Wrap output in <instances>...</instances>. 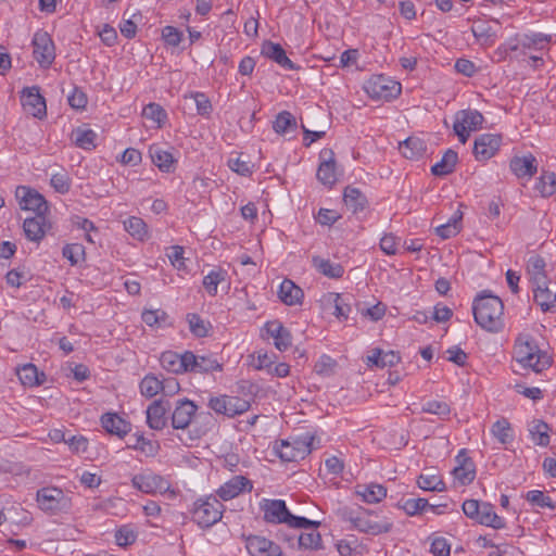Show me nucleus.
<instances>
[{
    "mask_svg": "<svg viewBox=\"0 0 556 556\" xmlns=\"http://www.w3.org/2000/svg\"><path fill=\"white\" fill-rule=\"evenodd\" d=\"M475 321L484 330L497 332L504 327V304L502 300L485 291L477 295L472 303Z\"/></svg>",
    "mask_w": 556,
    "mask_h": 556,
    "instance_id": "nucleus-1",
    "label": "nucleus"
},
{
    "mask_svg": "<svg viewBox=\"0 0 556 556\" xmlns=\"http://www.w3.org/2000/svg\"><path fill=\"white\" fill-rule=\"evenodd\" d=\"M514 358L523 368H530L534 372H542L551 364V357L541 351L536 342L529 336H520L515 343Z\"/></svg>",
    "mask_w": 556,
    "mask_h": 556,
    "instance_id": "nucleus-2",
    "label": "nucleus"
},
{
    "mask_svg": "<svg viewBox=\"0 0 556 556\" xmlns=\"http://www.w3.org/2000/svg\"><path fill=\"white\" fill-rule=\"evenodd\" d=\"M343 520L349 521L359 532L370 535L388 533L392 530L393 523L388 518L372 520V511L359 507L357 510L344 508L341 510Z\"/></svg>",
    "mask_w": 556,
    "mask_h": 556,
    "instance_id": "nucleus-3",
    "label": "nucleus"
},
{
    "mask_svg": "<svg viewBox=\"0 0 556 556\" xmlns=\"http://www.w3.org/2000/svg\"><path fill=\"white\" fill-rule=\"evenodd\" d=\"M315 437L304 433L291 440H281L274 445L275 454L282 462H298L304 459L313 450Z\"/></svg>",
    "mask_w": 556,
    "mask_h": 556,
    "instance_id": "nucleus-4",
    "label": "nucleus"
},
{
    "mask_svg": "<svg viewBox=\"0 0 556 556\" xmlns=\"http://www.w3.org/2000/svg\"><path fill=\"white\" fill-rule=\"evenodd\" d=\"M224 510L223 503L215 495H208L194 502L192 519L200 527L208 528L222 519Z\"/></svg>",
    "mask_w": 556,
    "mask_h": 556,
    "instance_id": "nucleus-5",
    "label": "nucleus"
},
{
    "mask_svg": "<svg viewBox=\"0 0 556 556\" xmlns=\"http://www.w3.org/2000/svg\"><path fill=\"white\" fill-rule=\"evenodd\" d=\"M462 508L468 518L476 520L480 525L494 529L505 527L504 519L495 513L494 506L490 503L479 502L478 500H466Z\"/></svg>",
    "mask_w": 556,
    "mask_h": 556,
    "instance_id": "nucleus-6",
    "label": "nucleus"
},
{
    "mask_svg": "<svg viewBox=\"0 0 556 556\" xmlns=\"http://www.w3.org/2000/svg\"><path fill=\"white\" fill-rule=\"evenodd\" d=\"M365 90L371 99L388 101L401 93V84L386 75H374L366 81Z\"/></svg>",
    "mask_w": 556,
    "mask_h": 556,
    "instance_id": "nucleus-7",
    "label": "nucleus"
},
{
    "mask_svg": "<svg viewBox=\"0 0 556 556\" xmlns=\"http://www.w3.org/2000/svg\"><path fill=\"white\" fill-rule=\"evenodd\" d=\"M207 406L218 415L233 418L248 412L250 408V403L249 401L239 396L220 394L217 396H211L207 402Z\"/></svg>",
    "mask_w": 556,
    "mask_h": 556,
    "instance_id": "nucleus-8",
    "label": "nucleus"
},
{
    "mask_svg": "<svg viewBox=\"0 0 556 556\" xmlns=\"http://www.w3.org/2000/svg\"><path fill=\"white\" fill-rule=\"evenodd\" d=\"M33 56L41 68H49L55 60V46L51 36L42 29L37 30L31 40Z\"/></svg>",
    "mask_w": 556,
    "mask_h": 556,
    "instance_id": "nucleus-9",
    "label": "nucleus"
},
{
    "mask_svg": "<svg viewBox=\"0 0 556 556\" xmlns=\"http://www.w3.org/2000/svg\"><path fill=\"white\" fill-rule=\"evenodd\" d=\"M38 506L47 513H55L67 509L71 501L63 490L55 486H45L37 491L36 496Z\"/></svg>",
    "mask_w": 556,
    "mask_h": 556,
    "instance_id": "nucleus-10",
    "label": "nucleus"
},
{
    "mask_svg": "<svg viewBox=\"0 0 556 556\" xmlns=\"http://www.w3.org/2000/svg\"><path fill=\"white\" fill-rule=\"evenodd\" d=\"M484 122L483 115L476 110H463L455 115L454 131L462 143H466L470 134L478 130Z\"/></svg>",
    "mask_w": 556,
    "mask_h": 556,
    "instance_id": "nucleus-11",
    "label": "nucleus"
},
{
    "mask_svg": "<svg viewBox=\"0 0 556 556\" xmlns=\"http://www.w3.org/2000/svg\"><path fill=\"white\" fill-rule=\"evenodd\" d=\"M21 103L26 114L42 119L47 115V104L37 86L22 90Z\"/></svg>",
    "mask_w": 556,
    "mask_h": 556,
    "instance_id": "nucleus-12",
    "label": "nucleus"
},
{
    "mask_svg": "<svg viewBox=\"0 0 556 556\" xmlns=\"http://www.w3.org/2000/svg\"><path fill=\"white\" fill-rule=\"evenodd\" d=\"M15 197L23 211H33L37 215L45 214L48 211L46 199L33 188L20 186L16 188Z\"/></svg>",
    "mask_w": 556,
    "mask_h": 556,
    "instance_id": "nucleus-13",
    "label": "nucleus"
},
{
    "mask_svg": "<svg viewBox=\"0 0 556 556\" xmlns=\"http://www.w3.org/2000/svg\"><path fill=\"white\" fill-rule=\"evenodd\" d=\"M131 484L135 489L146 494L165 493L170 486L165 478L153 472L135 475L131 479Z\"/></svg>",
    "mask_w": 556,
    "mask_h": 556,
    "instance_id": "nucleus-14",
    "label": "nucleus"
},
{
    "mask_svg": "<svg viewBox=\"0 0 556 556\" xmlns=\"http://www.w3.org/2000/svg\"><path fill=\"white\" fill-rule=\"evenodd\" d=\"M260 508L264 514V520L269 523H288L291 513L283 500L263 498Z\"/></svg>",
    "mask_w": 556,
    "mask_h": 556,
    "instance_id": "nucleus-15",
    "label": "nucleus"
},
{
    "mask_svg": "<svg viewBox=\"0 0 556 556\" xmlns=\"http://www.w3.org/2000/svg\"><path fill=\"white\" fill-rule=\"evenodd\" d=\"M502 138L496 134H482L478 136L473 144V155L477 161L485 162L498 151Z\"/></svg>",
    "mask_w": 556,
    "mask_h": 556,
    "instance_id": "nucleus-16",
    "label": "nucleus"
},
{
    "mask_svg": "<svg viewBox=\"0 0 556 556\" xmlns=\"http://www.w3.org/2000/svg\"><path fill=\"white\" fill-rule=\"evenodd\" d=\"M245 548L251 556H285L277 543L261 535L247 536Z\"/></svg>",
    "mask_w": 556,
    "mask_h": 556,
    "instance_id": "nucleus-17",
    "label": "nucleus"
},
{
    "mask_svg": "<svg viewBox=\"0 0 556 556\" xmlns=\"http://www.w3.org/2000/svg\"><path fill=\"white\" fill-rule=\"evenodd\" d=\"M198 410V406L188 399L178 400L173 409L170 420L174 429H187Z\"/></svg>",
    "mask_w": 556,
    "mask_h": 556,
    "instance_id": "nucleus-18",
    "label": "nucleus"
},
{
    "mask_svg": "<svg viewBox=\"0 0 556 556\" xmlns=\"http://www.w3.org/2000/svg\"><path fill=\"white\" fill-rule=\"evenodd\" d=\"M190 359H193V352L186 351L182 354H178L173 351H166L161 354L160 363L165 370L178 375L188 372Z\"/></svg>",
    "mask_w": 556,
    "mask_h": 556,
    "instance_id": "nucleus-19",
    "label": "nucleus"
},
{
    "mask_svg": "<svg viewBox=\"0 0 556 556\" xmlns=\"http://www.w3.org/2000/svg\"><path fill=\"white\" fill-rule=\"evenodd\" d=\"M253 485L251 481L243 476H235L222 484L216 494L222 501H230L243 492H250Z\"/></svg>",
    "mask_w": 556,
    "mask_h": 556,
    "instance_id": "nucleus-20",
    "label": "nucleus"
},
{
    "mask_svg": "<svg viewBox=\"0 0 556 556\" xmlns=\"http://www.w3.org/2000/svg\"><path fill=\"white\" fill-rule=\"evenodd\" d=\"M167 402L163 400L153 401L147 408V424L153 430H162L167 425Z\"/></svg>",
    "mask_w": 556,
    "mask_h": 556,
    "instance_id": "nucleus-21",
    "label": "nucleus"
},
{
    "mask_svg": "<svg viewBox=\"0 0 556 556\" xmlns=\"http://www.w3.org/2000/svg\"><path fill=\"white\" fill-rule=\"evenodd\" d=\"M533 298L543 312L556 311V287H551L549 281L542 286H533Z\"/></svg>",
    "mask_w": 556,
    "mask_h": 556,
    "instance_id": "nucleus-22",
    "label": "nucleus"
},
{
    "mask_svg": "<svg viewBox=\"0 0 556 556\" xmlns=\"http://www.w3.org/2000/svg\"><path fill=\"white\" fill-rule=\"evenodd\" d=\"M101 425L110 434L124 438L131 431V424L116 413H105L101 416Z\"/></svg>",
    "mask_w": 556,
    "mask_h": 556,
    "instance_id": "nucleus-23",
    "label": "nucleus"
},
{
    "mask_svg": "<svg viewBox=\"0 0 556 556\" xmlns=\"http://www.w3.org/2000/svg\"><path fill=\"white\" fill-rule=\"evenodd\" d=\"M265 330L270 338L274 339V344L277 350L286 351L292 345V337L290 331L278 320L267 321Z\"/></svg>",
    "mask_w": 556,
    "mask_h": 556,
    "instance_id": "nucleus-24",
    "label": "nucleus"
},
{
    "mask_svg": "<svg viewBox=\"0 0 556 556\" xmlns=\"http://www.w3.org/2000/svg\"><path fill=\"white\" fill-rule=\"evenodd\" d=\"M262 55L273 60L277 64H279L285 70L295 71L299 70L296 66L286 54V51L279 43H275L271 41H266L262 46Z\"/></svg>",
    "mask_w": 556,
    "mask_h": 556,
    "instance_id": "nucleus-25",
    "label": "nucleus"
},
{
    "mask_svg": "<svg viewBox=\"0 0 556 556\" xmlns=\"http://www.w3.org/2000/svg\"><path fill=\"white\" fill-rule=\"evenodd\" d=\"M509 167L518 178H532L538 172V162L532 154L515 156L510 160Z\"/></svg>",
    "mask_w": 556,
    "mask_h": 556,
    "instance_id": "nucleus-26",
    "label": "nucleus"
},
{
    "mask_svg": "<svg viewBox=\"0 0 556 556\" xmlns=\"http://www.w3.org/2000/svg\"><path fill=\"white\" fill-rule=\"evenodd\" d=\"M188 364V372L208 374L213 371H222L223 365L213 355H195Z\"/></svg>",
    "mask_w": 556,
    "mask_h": 556,
    "instance_id": "nucleus-27",
    "label": "nucleus"
},
{
    "mask_svg": "<svg viewBox=\"0 0 556 556\" xmlns=\"http://www.w3.org/2000/svg\"><path fill=\"white\" fill-rule=\"evenodd\" d=\"M355 493L367 504H376L387 496V489L379 483L358 484Z\"/></svg>",
    "mask_w": 556,
    "mask_h": 556,
    "instance_id": "nucleus-28",
    "label": "nucleus"
},
{
    "mask_svg": "<svg viewBox=\"0 0 556 556\" xmlns=\"http://www.w3.org/2000/svg\"><path fill=\"white\" fill-rule=\"evenodd\" d=\"M45 214H38L35 217L26 218L23 223V230L26 238L34 242H40L46 235Z\"/></svg>",
    "mask_w": 556,
    "mask_h": 556,
    "instance_id": "nucleus-29",
    "label": "nucleus"
},
{
    "mask_svg": "<svg viewBox=\"0 0 556 556\" xmlns=\"http://www.w3.org/2000/svg\"><path fill=\"white\" fill-rule=\"evenodd\" d=\"M546 263L540 255H532L527 262V274L533 286H542L547 281Z\"/></svg>",
    "mask_w": 556,
    "mask_h": 556,
    "instance_id": "nucleus-30",
    "label": "nucleus"
},
{
    "mask_svg": "<svg viewBox=\"0 0 556 556\" xmlns=\"http://www.w3.org/2000/svg\"><path fill=\"white\" fill-rule=\"evenodd\" d=\"M303 290L292 280L285 279L279 287L278 296L282 303L292 306L302 303Z\"/></svg>",
    "mask_w": 556,
    "mask_h": 556,
    "instance_id": "nucleus-31",
    "label": "nucleus"
},
{
    "mask_svg": "<svg viewBox=\"0 0 556 556\" xmlns=\"http://www.w3.org/2000/svg\"><path fill=\"white\" fill-rule=\"evenodd\" d=\"M399 150L404 157L417 160L425 154L427 146L426 142L418 137H408L403 142H400Z\"/></svg>",
    "mask_w": 556,
    "mask_h": 556,
    "instance_id": "nucleus-32",
    "label": "nucleus"
},
{
    "mask_svg": "<svg viewBox=\"0 0 556 556\" xmlns=\"http://www.w3.org/2000/svg\"><path fill=\"white\" fill-rule=\"evenodd\" d=\"M21 383L25 387H36L45 381V374L39 372L34 364H25L16 369Z\"/></svg>",
    "mask_w": 556,
    "mask_h": 556,
    "instance_id": "nucleus-33",
    "label": "nucleus"
},
{
    "mask_svg": "<svg viewBox=\"0 0 556 556\" xmlns=\"http://www.w3.org/2000/svg\"><path fill=\"white\" fill-rule=\"evenodd\" d=\"M222 283H226L227 289L229 288L228 273L223 268H214L203 278V287L212 296L217 294V288Z\"/></svg>",
    "mask_w": 556,
    "mask_h": 556,
    "instance_id": "nucleus-34",
    "label": "nucleus"
},
{
    "mask_svg": "<svg viewBox=\"0 0 556 556\" xmlns=\"http://www.w3.org/2000/svg\"><path fill=\"white\" fill-rule=\"evenodd\" d=\"M329 154L330 159L325 160L318 167L317 178L326 186H332L337 181L336 162L332 159L333 152L331 150L321 152V155Z\"/></svg>",
    "mask_w": 556,
    "mask_h": 556,
    "instance_id": "nucleus-35",
    "label": "nucleus"
},
{
    "mask_svg": "<svg viewBox=\"0 0 556 556\" xmlns=\"http://www.w3.org/2000/svg\"><path fill=\"white\" fill-rule=\"evenodd\" d=\"M149 152L153 164L157 166L160 170L164 173H170L173 170L175 160L170 152L163 150L156 144L151 146Z\"/></svg>",
    "mask_w": 556,
    "mask_h": 556,
    "instance_id": "nucleus-36",
    "label": "nucleus"
},
{
    "mask_svg": "<svg viewBox=\"0 0 556 556\" xmlns=\"http://www.w3.org/2000/svg\"><path fill=\"white\" fill-rule=\"evenodd\" d=\"M343 201L352 213L363 212L367 206L366 197L354 187H346L343 193Z\"/></svg>",
    "mask_w": 556,
    "mask_h": 556,
    "instance_id": "nucleus-37",
    "label": "nucleus"
},
{
    "mask_svg": "<svg viewBox=\"0 0 556 556\" xmlns=\"http://www.w3.org/2000/svg\"><path fill=\"white\" fill-rule=\"evenodd\" d=\"M458 161L457 153L448 149L443 154L442 159L431 167V173L434 176H445L454 172Z\"/></svg>",
    "mask_w": 556,
    "mask_h": 556,
    "instance_id": "nucleus-38",
    "label": "nucleus"
},
{
    "mask_svg": "<svg viewBox=\"0 0 556 556\" xmlns=\"http://www.w3.org/2000/svg\"><path fill=\"white\" fill-rule=\"evenodd\" d=\"M529 434L539 446L546 447L549 444V427L543 420H533L529 426Z\"/></svg>",
    "mask_w": 556,
    "mask_h": 556,
    "instance_id": "nucleus-39",
    "label": "nucleus"
},
{
    "mask_svg": "<svg viewBox=\"0 0 556 556\" xmlns=\"http://www.w3.org/2000/svg\"><path fill=\"white\" fill-rule=\"evenodd\" d=\"M313 264L316 269L324 276L332 279L341 278L344 274V268L339 263H332L318 256L313 257Z\"/></svg>",
    "mask_w": 556,
    "mask_h": 556,
    "instance_id": "nucleus-40",
    "label": "nucleus"
},
{
    "mask_svg": "<svg viewBox=\"0 0 556 556\" xmlns=\"http://www.w3.org/2000/svg\"><path fill=\"white\" fill-rule=\"evenodd\" d=\"M72 139L78 148L91 150L96 148L97 134L90 128L77 127L72 132Z\"/></svg>",
    "mask_w": 556,
    "mask_h": 556,
    "instance_id": "nucleus-41",
    "label": "nucleus"
},
{
    "mask_svg": "<svg viewBox=\"0 0 556 556\" xmlns=\"http://www.w3.org/2000/svg\"><path fill=\"white\" fill-rule=\"evenodd\" d=\"M462 218L463 212L457 210L447 223L435 228V233L442 239H450L455 237L460 231Z\"/></svg>",
    "mask_w": 556,
    "mask_h": 556,
    "instance_id": "nucleus-42",
    "label": "nucleus"
},
{
    "mask_svg": "<svg viewBox=\"0 0 556 556\" xmlns=\"http://www.w3.org/2000/svg\"><path fill=\"white\" fill-rule=\"evenodd\" d=\"M491 433L501 444L510 443L514 440L513 430L506 418H501L492 425Z\"/></svg>",
    "mask_w": 556,
    "mask_h": 556,
    "instance_id": "nucleus-43",
    "label": "nucleus"
},
{
    "mask_svg": "<svg viewBox=\"0 0 556 556\" xmlns=\"http://www.w3.org/2000/svg\"><path fill=\"white\" fill-rule=\"evenodd\" d=\"M125 230L138 240H144L148 236L147 224L137 216H130L124 222Z\"/></svg>",
    "mask_w": 556,
    "mask_h": 556,
    "instance_id": "nucleus-44",
    "label": "nucleus"
},
{
    "mask_svg": "<svg viewBox=\"0 0 556 556\" xmlns=\"http://www.w3.org/2000/svg\"><path fill=\"white\" fill-rule=\"evenodd\" d=\"M273 128L277 134L285 135L296 128L295 117L290 112L282 111L276 116Z\"/></svg>",
    "mask_w": 556,
    "mask_h": 556,
    "instance_id": "nucleus-45",
    "label": "nucleus"
},
{
    "mask_svg": "<svg viewBox=\"0 0 556 556\" xmlns=\"http://www.w3.org/2000/svg\"><path fill=\"white\" fill-rule=\"evenodd\" d=\"M421 412L437 415L441 419H446L451 414V407L445 401L429 400L422 404Z\"/></svg>",
    "mask_w": 556,
    "mask_h": 556,
    "instance_id": "nucleus-46",
    "label": "nucleus"
},
{
    "mask_svg": "<svg viewBox=\"0 0 556 556\" xmlns=\"http://www.w3.org/2000/svg\"><path fill=\"white\" fill-rule=\"evenodd\" d=\"M127 447L140 451L149 457H154L160 451L159 442L148 440L143 434H136V442L127 445Z\"/></svg>",
    "mask_w": 556,
    "mask_h": 556,
    "instance_id": "nucleus-47",
    "label": "nucleus"
},
{
    "mask_svg": "<svg viewBox=\"0 0 556 556\" xmlns=\"http://www.w3.org/2000/svg\"><path fill=\"white\" fill-rule=\"evenodd\" d=\"M542 197H551L556 193V175L553 172L542 173L535 186Z\"/></svg>",
    "mask_w": 556,
    "mask_h": 556,
    "instance_id": "nucleus-48",
    "label": "nucleus"
},
{
    "mask_svg": "<svg viewBox=\"0 0 556 556\" xmlns=\"http://www.w3.org/2000/svg\"><path fill=\"white\" fill-rule=\"evenodd\" d=\"M142 320L150 327L161 328L169 324L168 315L163 309H146L142 313Z\"/></svg>",
    "mask_w": 556,
    "mask_h": 556,
    "instance_id": "nucleus-49",
    "label": "nucleus"
},
{
    "mask_svg": "<svg viewBox=\"0 0 556 556\" xmlns=\"http://www.w3.org/2000/svg\"><path fill=\"white\" fill-rule=\"evenodd\" d=\"M163 389V382L153 375H147L140 382V392L146 397H153Z\"/></svg>",
    "mask_w": 556,
    "mask_h": 556,
    "instance_id": "nucleus-50",
    "label": "nucleus"
},
{
    "mask_svg": "<svg viewBox=\"0 0 556 556\" xmlns=\"http://www.w3.org/2000/svg\"><path fill=\"white\" fill-rule=\"evenodd\" d=\"M337 365L338 364L336 359L329 355L324 354L315 363L314 370L320 376L329 377L336 372Z\"/></svg>",
    "mask_w": 556,
    "mask_h": 556,
    "instance_id": "nucleus-51",
    "label": "nucleus"
},
{
    "mask_svg": "<svg viewBox=\"0 0 556 556\" xmlns=\"http://www.w3.org/2000/svg\"><path fill=\"white\" fill-rule=\"evenodd\" d=\"M300 547L306 549H319L323 546V540L317 529L312 532L302 533L298 539Z\"/></svg>",
    "mask_w": 556,
    "mask_h": 556,
    "instance_id": "nucleus-52",
    "label": "nucleus"
},
{
    "mask_svg": "<svg viewBox=\"0 0 556 556\" xmlns=\"http://www.w3.org/2000/svg\"><path fill=\"white\" fill-rule=\"evenodd\" d=\"M453 475L457 481H459L463 485H466L475 479L476 472L472 463L465 462L464 464H460L454 468Z\"/></svg>",
    "mask_w": 556,
    "mask_h": 556,
    "instance_id": "nucleus-53",
    "label": "nucleus"
},
{
    "mask_svg": "<svg viewBox=\"0 0 556 556\" xmlns=\"http://www.w3.org/2000/svg\"><path fill=\"white\" fill-rule=\"evenodd\" d=\"M142 114L146 118L156 123L159 127H161L167 118L165 110L157 103H149L143 109Z\"/></svg>",
    "mask_w": 556,
    "mask_h": 556,
    "instance_id": "nucleus-54",
    "label": "nucleus"
},
{
    "mask_svg": "<svg viewBox=\"0 0 556 556\" xmlns=\"http://www.w3.org/2000/svg\"><path fill=\"white\" fill-rule=\"evenodd\" d=\"M62 254L74 266L85 258V248L79 243L66 244L62 249Z\"/></svg>",
    "mask_w": 556,
    "mask_h": 556,
    "instance_id": "nucleus-55",
    "label": "nucleus"
},
{
    "mask_svg": "<svg viewBox=\"0 0 556 556\" xmlns=\"http://www.w3.org/2000/svg\"><path fill=\"white\" fill-rule=\"evenodd\" d=\"M50 182L56 192L65 194L70 191L72 181L68 174L65 170H61L51 176Z\"/></svg>",
    "mask_w": 556,
    "mask_h": 556,
    "instance_id": "nucleus-56",
    "label": "nucleus"
},
{
    "mask_svg": "<svg viewBox=\"0 0 556 556\" xmlns=\"http://www.w3.org/2000/svg\"><path fill=\"white\" fill-rule=\"evenodd\" d=\"M526 498L528 502H530L532 505L544 508H554V505L552 503V500L549 496L545 495L540 490H531L527 493Z\"/></svg>",
    "mask_w": 556,
    "mask_h": 556,
    "instance_id": "nucleus-57",
    "label": "nucleus"
},
{
    "mask_svg": "<svg viewBox=\"0 0 556 556\" xmlns=\"http://www.w3.org/2000/svg\"><path fill=\"white\" fill-rule=\"evenodd\" d=\"M136 539L137 534L129 526H123L115 532V541L118 546L131 545Z\"/></svg>",
    "mask_w": 556,
    "mask_h": 556,
    "instance_id": "nucleus-58",
    "label": "nucleus"
},
{
    "mask_svg": "<svg viewBox=\"0 0 556 556\" xmlns=\"http://www.w3.org/2000/svg\"><path fill=\"white\" fill-rule=\"evenodd\" d=\"M190 97L194 100L197 112L202 116H208L212 112V103L203 92H192Z\"/></svg>",
    "mask_w": 556,
    "mask_h": 556,
    "instance_id": "nucleus-59",
    "label": "nucleus"
},
{
    "mask_svg": "<svg viewBox=\"0 0 556 556\" xmlns=\"http://www.w3.org/2000/svg\"><path fill=\"white\" fill-rule=\"evenodd\" d=\"M429 506L426 498H407L403 503V509L407 515L414 516L424 511Z\"/></svg>",
    "mask_w": 556,
    "mask_h": 556,
    "instance_id": "nucleus-60",
    "label": "nucleus"
},
{
    "mask_svg": "<svg viewBox=\"0 0 556 556\" xmlns=\"http://www.w3.org/2000/svg\"><path fill=\"white\" fill-rule=\"evenodd\" d=\"M418 486L425 491H441L444 485L438 476L420 475L418 478Z\"/></svg>",
    "mask_w": 556,
    "mask_h": 556,
    "instance_id": "nucleus-61",
    "label": "nucleus"
},
{
    "mask_svg": "<svg viewBox=\"0 0 556 556\" xmlns=\"http://www.w3.org/2000/svg\"><path fill=\"white\" fill-rule=\"evenodd\" d=\"M229 168L241 175V176H250L252 174V165L249 161L242 160L241 156L230 157L228 160Z\"/></svg>",
    "mask_w": 556,
    "mask_h": 556,
    "instance_id": "nucleus-62",
    "label": "nucleus"
},
{
    "mask_svg": "<svg viewBox=\"0 0 556 556\" xmlns=\"http://www.w3.org/2000/svg\"><path fill=\"white\" fill-rule=\"evenodd\" d=\"M430 552L434 556H450L451 545L443 536H435L431 541Z\"/></svg>",
    "mask_w": 556,
    "mask_h": 556,
    "instance_id": "nucleus-63",
    "label": "nucleus"
},
{
    "mask_svg": "<svg viewBox=\"0 0 556 556\" xmlns=\"http://www.w3.org/2000/svg\"><path fill=\"white\" fill-rule=\"evenodd\" d=\"M67 101L73 109L84 110L88 103V98L81 89L75 87L68 94Z\"/></svg>",
    "mask_w": 556,
    "mask_h": 556,
    "instance_id": "nucleus-64",
    "label": "nucleus"
}]
</instances>
